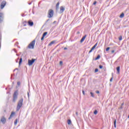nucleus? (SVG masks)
<instances>
[{
    "label": "nucleus",
    "mask_w": 129,
    "mask_h": 129,
    "mask_svg": "<svg viewBox=\"0 0 129 129\" xmlns=\"http://www.w3.org/2000/svg\"><path fill=\"white\" fill-rule=\"evenodd\" d=\"M97 4V2L95 1L93 3V5H95Z\"/></svg>",
    "instance_id": "obj_35"
},
{
    "label": "nucleus",
    "mask_w": 129,
    "mask_h": 129,
    "mask_svg": "<svg viewBox=\"0 0 129 129\" xmlns=\"http://www.w3.org/2000/svg\"><path fill=\"white\" fill-rule=\"evenodd\" d=\"M120 18H122L124 17V14L123 13H122L120 15Z\"/></svg>",
    "instance_id": "obj_18"
},
{
    "label": "nucleus",
    "mask_w": 129,
    "mask_h": 129,
    "mask_svg": "<svg viewBox=\"0 0 129 129\" xmlns=\"http://www.w3.org/2000/svg\"><path fill=\"white\" fill-rule=\"evenodd\" d=\"M97 43H96L93 47H92V48H93V49H95V48L97 46Z\"/></svg>",
    "instance_id": "obj_23"
},
{
    "label": "nucleus",
    "mask_w": 129,
    "mask_h": 129,
    "mask_svg": "<svg viewBox=\"0 0 129 129\" xmlns=\"http://www.w3.org/2000/svg\"><path fill=\"white\" fill-rule=\"evenodd\" d=\"M99 68L100 69H102L103 68L102 66L100 65Z\"/></svg>",
    "instance_id": "obj_34"
},
{
    "label": "nucleus",
    "mask_w": 129,
    "mask_h": 129,
    "mask_svg": "<svg viewBox=\"0 0 129 129\" xmlns=\"http://www.w3.org/2000/svg\"><path fill=\"white\" fill-rule=\"evenodd\" d=\"M21 16H22V17H25V14H21Z\"/></svg>",
    "instance_id": "obj_40"
},
{
    "label": "nucleus",
    "mask_w": 129,
    "mask_h": 129,
    "mask_svg": "<svg viewBox=\"0 0 129 129\" xmlns=\"http://www.w3.org/2000/svg\"><path fill=\"white\" fill-rule=\"evenodd\" d=\"M116 70H117V73L118 74H120V67H118L116 68Z\"/></svg>",
    "instance_id": "obj_16"
},
{
    "label": "nucleus",
    "mask_w": 129,
    "mask_h": 129,
    "mask_svg": "<svg viewBox=\"0 0 129 129\" xmlns=\"http://www.w3.org/2000/svg\"><path fill=\"white\" fill-rule=\"evenodd\" d=\"M16 45H19V42H17L16 43Z\"/></svg>",
    "instance_id": "obj_42"
},
{
    "label": "nucleus",
    "mask_w": 129,
    "mask_h": 129,
    "mask_svg": "<svg viewBox=\"0 0 129 129\" xmlns=\"http://www.w3.org/2000/svg\"><path fill=\"white\" fill-rule=\"evenodd\" d=\"M18 95H19L18 91H16L13 94V102H16V101H17V100L18 99Z\"/></svg>",
    "instance_id": "obj_2"
},
{
    "label": "nucleus",
    "mask_w": 129,
    "mask_h": 129,
    "mask_svg": "<svg viewBox=\"0 0 129 129\" xmlns=\"http://www.w3.org/2000/svg\"><path fill=\"white\" fill-rule=\"evenodd\" d=\"M54 15V11L52 9L48 10V18H51L53 17Z\"/></svg>",
    "instance_id": "obj_3"
},
{
    "label": "nucleus",
    "mask_w": 129,
    "mask_h": 129,
    "mask_svg": "<svg viewBox=\"0 0 129 129\" xmlns=\"http://www.w3.org/2000/svg\"><path fill=\"white\" fill-rule=\"evenodd\" d=\"M33 42L34 43V42H35V41H33Z\"/></svg>",
    "instance_id": "obj_49"
},
{
    "label": "nucleus",
    "mask_w": 129,
    "mask_h": 129,
    "mask_svg": "<svg viewBox=\"0 0 129 129\" xmlns=\"http://www.w3.org/2000/svg\"><path fill=\"white\" fill-rule=\"evenodd\" d=\"M17 123H18V119H16L15 121H14L15 125H17Z\"/></svg>",
    "instance_id": "obj_20"
},
{
    "label": "nucleus",
    "mask_w": 129,
    "mask_h": 129,
    "mask_svg": "<svg viewBox=\"0 0 129 129\" xmlns=\"http://www.w3.org/2000/svg\"><path fill=\"white\" fill-rule=\"evenodd\" d=\"M80 32H78L77 34H80Z\"/></svg>",
    "instance_id": "obj_47"
},
{
    "label": "nucleus",
    "mask_w": 129,
    "mask_h": 129,
    "mask_svg": "<svg viewBox=\"0 0 129 129\" xmlns=\"http://www.w3.org/2000/svg\"><path fill=\"white\" fill-rule=\"evenodd\" d=\"M86 37H87V35H85L84 36H83V37L81 38V40H80V42H81V43H83V42L85 41V39L86 38Z\"/></svg>",
    "instance_id": "obj_10"
},
{
    "label": "nucleus",
    "mask_w": 129,
    "mask_h": 129,
    "mask_svg": "<svg viewBox=\"0 0 129 129\" xmlns=\"http://www.w3.org/2000/svg\"><path fill=\"white\" fill-rule=\"evenodd\" d=\"M59 64H60V65H62V64H63V61H60L59 62Z\"/></svg>",
    "instance_id": "obj_32"
},
{
    "label": "nucleus",
    "mask_w": 129,
    "mask_h": 129,
    "mask_svg": "<svg viewBox=\"0 0 129 129\" xmlns=\"http://www.w3.org/2000/svg\"><path fill=\"white\" fill-rule=\"evenodd\" d=\"M4 19H5L4 13L0 12V24H2L4 22Z\"/></svg>",
    "instance_id": "obj_4"
},
{
    "label": "nucleus",
    "mask_w": 129,
    "mask_h": 129,
    "mask_svg": "<svg viewBox=\"0 0 129 129\" xmlns=\"http://www.w3.org/2000/svg\"><path fill=\"white\" fill-rule=\"evenodd\" d=\"M68 123L69 124H70L71 123V120H68Z\"/></svg>",
    "instance_id": "obj_29"
},
{
    "label": "nucleus",
    "mask_w": 129,
    "mask_h": 129,
    "mask_svg": "<svg viewBox=\"0 0 129 129\" xmlns=\"http://www.w3.org/2000/svg\"><path fill=\"white\" fill-rule=\"evenodd\" d=\"M23 99H21L17 104V109L16 110L17 111H19V110H20V109H21V107H22V106H23Z\"/></svg>",
    "instance_id": "obj_1"
},
{
    "label": "nucleus",
    "mask_w": 129,
    "mask_h": 129,
    "mask_svg": "<svg viewBox=\"0 0 129 129\" xmlns=\"http://www.w3.org/2000/svg\"><path fill=\"white\" fill-rule=\"evenodd\" d=\"M16 114V113L15 112H12L10 116V117L8 118V119H11V118H12V117H14V116L15 115V114Z\"/></svg>",
    "instance_id": "obj_9"
},
{
    "label": "nucleus",
    "mask_w": 129,
    "mask_h": 129,
    "mask_svg": "<svg viewBox=\"0 0 129 129\" xmlns=\"http://www.w3.org/2000/svg\"><path fill=\"white\" fill-rule=\"evenodd\" d=\"M82 93H83V94L84 95H85V91H82Z\"/></svg>",
    "instance_id": "obj_39"
},
{
    "label": "nucleus",
    "mask_w": 129,
    "mask_h": 129,
    "mask_svg": "<svg viewBox=\"0 0 129 129\" xmlns=\"http://www.w3.org/2000/svg\"><path fill=\"white\" fill-rule=\"evenodd\" d=\"M27 25H28V26H30V27H33V22L29 21L28 22H27Z\"/></svg>",
    "instance_id": "obj_13"
},
{
    "label": "nucleus",
    "mask_w": 129,
    "mask_h": 129,
    "mask_svg": "<svg viewBox=\"0 0 129 129\" xmlns=\"http://www.w3.org/2000/svg\"><path fill=\"white\" fill-rule=\"evenodd\" d=\"M55 43L54 41H51L49 44H48V46H51L52 44H53Z\"/></svg>",
    "instance_id": "obj_17"
},
{
    "label": "nucleus",
    "mask_w": 129,
    "mask_h": 129,
    "mask_svg": "<svg viewBox=\"0 0 129 129\" xmlns=\"http://www.w3.org/2000/svg\"><path fill=\"white\" fill-rule=\"evenodd\" d=\"M46 35H47V32L44 33L42 36H43V37H45L46 36Z\"/></svg>",
    "instance_id": "obj_21"
},
{
    "label": "nucleus",
    "mask_w": 129,
    "mask_h": 129,
    "mask_svg": "<svg viewBox=\"0 0 129 129\" xmlns=\"http://www.w3.org/2000/svg\"><path fill=\"white\" fill-rule=\"evenodd\" d=\"M116 119L114 120V127H116Z\"/></svg>",
    "instance_id": "obj_25"
},
{
    "label": "nucleus",
    "mask_w": 129,
    "mask_h": 129,
    "mask_svg": "<svg viewBox=\"0 0 129 129\" xmlns=\"http://www.w3.org/2000/svg\"><path fill=\"white\" fill-rule=\"evenodd\" d=\"M65 11V8L63 7H60V13H63V12H64V11Z\"/></svg>",
    "instance_id": "obj_11"
},
{
    "label": "nucleus",
    "mask_w": 129,
    "mask_h": 129,
    "mask_svg": "<svg viewBox=\"0 0 129 129\" xmlns=\"http://www.w3.org/2000/svg\"><path fill=\"white\" fill-rule=\"evenodd\" d=\"M29 5H32V2L31 3H30L29 4H28Z\"/></svg>",
    "instance_id": "obj_43"
},
{
    "label": "nucleus",
    "mask_w": 129,
    "mask_h": 129,
    "mask_svg": "<svg viewBox=\"0 0 129 129\" xmlns=\"http://www.w3.org/2000/svg\"><path fill=\"white\" fill-rule=\"evenodd\" d=\"M97 113H98V111H97V110H95L94 111V114L95 115H96V114H97Z\"/></svg>",
    "instance_id": "obj_26"
},
{
    "label": "nucleus",
    "mask_w": 129,
    "mask_h": 129,
    "mask_svg": "<svg viewBox=\"0 0 129 129\" xmlns=\"http://www.w3.org/2000/svg\"><path fill=\"white\" fill-rule=\"evenodd\" d=\"M115 52V50H111V53H114Z\"/></svg>",
    "instance_id": "obj_37"
},
{
    "label": "nucleus",
    "mask_w": 129,
    "mask_h": 129,
    "mask_svg": "<svg viewBox=\"0 0 129 129\" xmlns=\"http://www.w3.org/2000/svg\"><path fill=\"white\" fill-rule=\"evenodd\" d=\"M17 85H18V86H20L21 85V82H17Z\"/></svg>",
    "instance_id": "obj_30"
},
{
    "label": "nucleus",
    "mask_w": 129,
    "mask_h": 129,
    "mask_svg": "<svg viewBox=\"0 0 129 129\" xmlns=\"http://www.w3.org/2000/svg\"><path fill=\"white\" fill-rule=\"evenodd\" d=\"M16 70H18V69H16Z\"/></svg>",
    "instance_id": "obj_48"
},
{
    "label": "nucleus",
    "mask_w": 129,
    "mask_h": 129,
    "mask_svg": "<svg viewBox=\"0 0 129 129\" xmlns=\"http://www.w3.org/2000/svg\"><path fill=\"white\" fill-rule=\"evenodd\" d=\"M28 49H33V41H31V43L27 46Z\"/></svg>",
    "instance_id": "obj_8"
},
{
    "label": "nucleus",
    "mask_w": 129,
    "mask_h": 129,
    "mask_svg": "<svg viewBox=\"0 0 129 129\" xmlns=\"http://www.w3.org/2000/svg\"><path fill=\"white\" fill-rule=\"evenodd\" d=\"M59 5H60L59 2H58V3L56 4V10H58V9H59Z\"/></svg>",
    "instance_id": "obj_15"
},
{
    "label": "nucleus",
    "mask_w": 129,
    "mask_h": 129,
    "mask_svg": "<svg viewBox=\"0 0 129 129\" xmlns=\"http://www.w3.org/2000/svg\"><path fill=\"white\" fill-rule=\"evenodd\" d=\"M6 5H7V2H6V1H3L1 3V9L3 10V9H4V8H5V7H6Z\"/></svg>",
    "instance_id": "obj_5"
},
{
    "label": "nucleus",
    "mask_w": 129,
    "mask_h": 129,
    "mask_svg": "<svg viewBox=\"0 0 129 129\" xmlns=\"http://www.w3.org/2000/svg\"><path fill=\"white\" fill-rule=\"evenodd\" d=\"M98 69H95V73H96L98 72Z\"/></svg>",
    "instance_id": "obj_31"
},
{
    "label": "nucleus",
    "mask_w": 129,
    "mask_h": 129,
    "mask_svg": "<svg viewBox=\"0 0 129 129\" xmlns=\"http://www.w3.org/2000/svg\"><path fill=\"white\" fill-rule=\"evenodd\" d=\"M35 59H33V62H35Z\"/></svg>",
    "instance_id": "obj_45"
},
{
    "label": "nucleus",
    "mask_w": 129,
    "mask_h": 129,
    "mask_svg": "<svg viewBox=\"0 0 129 129\" xmlns=\"http://www.w3.org/2000/svg\"><path fill=\"white\" fill-rule=\"evenodd\" d=\"M96 93H97V94H99V91H96Z\"/></svg>",
    "instance_id": "obj_41"
},
{
    "label": "nucleus",
    "mask_w": 129,
    "mask_h": 129,
    "mask_svg": "<svg viewBox=\"0 0 129 129\" xmlns=\"http://www.w3.org/2000/svg\"><path fill=\"white\" fill-rule=\"evenodd\" d=\"M90 94H91V96H92V97H94V94L92 92H91Z\"/></svg>",
    "instance_id": "obj_28"
},
{
    "label": "nucleus",
    "mask_w": 129,
    "mask_h": 129,
    "mask_svg": "<svg viewBox=\"0 0 129 129\" xmlns=\"http://www.w3.org/2000/svg\"><path fill=\"white\" fill-rule=\"evenodd\" d=\"M28 65H33V58L28 60Z\"/></svg>",
    "instance_id": "obj_12"
},
{
    "label": "nucleus",
    "mask_w": 129,
    "mask_h": 129,
    "mask_svg": "<svg viewBox=\"0 0 129 129\" xmlns=\"http://www.w3.org/2000/svg\"><path fill=\"white\" fill-rule=\"evenodd\" d=\"M1 121L3 123V124H5L6 122H7V119L4 116H2L1 119Z\"/></svg>",
    "instance_id": "obj_7"
},
{
    "label": "nucleus",
    "mask_w": 129,
    "mask_h": 129,
    "mask_svg": "<svg viewBox=\"0 0 129 129\" xmlns=\"http://www.w3.org/2000/svg\"><path fill=\"white\" fill-rule=\"evenodd\" d=\"M123 104H124V103H122V104H121V106H123Z\"/></svg>",
    "instance_id": "obj_46"
},
{
    "label": "nucleus",
    "mask_w": 129,
    "mask_h": 129,
    "mask_svg": "<svg viewBox=\"0 0 129 129\" xmlns=\"http://www.w3.org/2000/svg\"><path fill=\"white\" fill-rule=\"evenodd\" d=\"M128 118H129V115H128Z\"/></svg>",
    "instance_id": "obj_50"
},
{
    "label": "nucleus",
    "mask_w": 129,
    "mask_h": 129,
    "mask_svg": "<svg viewBox=\"0 0 129 129\" xmlns=\"http://www.w3.org/2000/svg\"><path fill=\"white\" fill-rule=\"evenodd\" d=\"M16 63H18L19 62V65H21L22 64V62H23V55L21 56L20 57V59L18 58L16 60Z\"/></svg>",
    "instance_id": "obj_6"
},
{
    "label": "nucleus",
    "mask_w": 129,
    "mask_h": 129,
    "mask_svg": "<svg viewBox=\"0 0 129 129\" xmlns=\"http://www.w3.org/2000/svg\"><path fill=\"white\" fill-rule=\"evenodd\" d=\"M93 50H94V49L93 47H92L91 49L89 50V53H91L93 51Z\"/></svg>",
    "instance_id": "obj_22"
},
{
    "label": "nucleus",
    "mask_w": 129,
    "mask_h": 129,
    "mask_svg": "<svg viewBox=\"0 0 129 129\" xmlns=\"http://www.w3.org/2000/svg\"><path fill=\"white\" fill-rule=\"evenodd\" d=\"M28 98H29V97H30V94L29 93V92H28Z\"/></svg>",
    "instance_id": "obj_38"
},
{
    "label": "nucleus",
    "mask_w": 129,
    "mask_h": 129,
    "mask_svg": "<svg viewBox=\"0 0 129 129\" xmlns=\"http://www.w3.org/2000/svg\"><path fill=\"white\" fill-rule=\"evenodd\" d=\"M44 39V37L42 36V37L41 38V40L43 41Z\"/></svg>",
    "instance_id": "obj_36"
},
{
    "label": "nucleus",
    "mask_w": 129,
    "mask_h": 129,
    "mask_svg": "<svg viewBox=\"0 0 129 129\" xmlns=\"http://www.w3.org/2000/svg\"><path fill=\"white\" fill-rule=\"evenodd\" d=\"M23 26L26 27L27 25H28V22L27 21H25L24 22H23Z\"/></svg>",
    "instance_id": "obj_14"
},
{
    "label": "nucleus",
    "mask_w": 129,
    "mask_h": 129,
    "mask_svg": "<svg viewBox=\"0 0 129 129\" xmlns=\"http://www.w3.org/2000/svg\"><path fill=\"white\" fill-rule=\"evenodd\" d=\"M67 47H64V50H67Z\"/></svg>",
    "instance_id": "obj_44"
},
{
    "label": "nucleus",
    "mask_w": 129,
    "mask_h": 129,
    "mask_svg": "<svg viewBox=\"0 0 129 129\" xmlns=\"http://www.w3.org/2000/svg\"><path fill=\"white\" fill-rule=\"evenodd\" d=\"M109 50H110V47H108L106 48V51H108Z\"/></svg>",
    "instance_id": "obj_27"
},
{
    "label": "nucleus",
    "mask_w": 129,
    "mask_h": 129,
    "mask_svg": "<svg viewBox=\"0 0 129 129\" xmlns=\"http://www.w3.org/2000/svg\"><path fill=\"white\" fill-rule=\"evenodd\" d=\"M101 56L100 55H98L95 58V60H98L100 58Z\"/></svg>",
    "instance_id": "obj_19"
},
{
    "label": "nucleus",
    "mask_w": 129,
    "mask_h": 129,
    "mask_svg": "<svg viewBox=\"0 0 129 129\" xmlns=\"http://www.w3.org/2000/svg\"><path fill=\"white\" fill-rule=\"evenodd\" d=\"M113 81V78H111L110 79V82H111Z\"/></svg>",
    "instance_id": "obj_33"
},
{
    "label": "nucleus",
    "mask_w": 129,
    "mask_h": 129,
    "mask_svg": "<svg viewBox=\"0 0 129 129\" xmlns=\"http://www.w3.org/2000/svg\"><path fill=\"white\" fill-rule=\"evenodd\" d=\"M118 39L119 41H121L122 40V37L121 36L119 37Z\"/></svg>",
    "instance_id": "obj_24"
},
{
    "label": "nucleus",
    "mask_w": 129,
    "mask_h": 129,
    "mask_svg": "<svg viewBox=\"0 0 129 129\" xmlns=\"http://www.w3.org/2000/svg\"><path fill=\"white\" fill-rule=\"evenodd\" d=\"M18 48H20V46H19Z\"/></svg>",
    "instance_id": "obj_51"
}]
</instances>
